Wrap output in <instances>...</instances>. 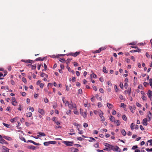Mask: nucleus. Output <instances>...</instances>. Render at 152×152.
<instances>
[{"label": "nucleus", "mask_w": 152, "mask_h": 152, "mask_svg": "<svg viewBox=\"0 0 152 152\" xmlns=\"http://www.w3.org/2000/svg\"><path fill=\"white\" fill-rule=\"evenodd\" d=\"M128 86V85L127 83H125L124 84L125 88L127 89Z\"/></svg>", "instance_id": "338daca9"}, {"label": "nucleus", "mask_w": 152, "mask_h": 152, "mask_svg": "<svg viewBox=\"0 0 152 152\" xmlns=\"http://www.w3.org/2000/svg\"><path fill=\"white\" fill-rule=\"evenodd\" d=\"M107 106L109 109H111L113 107V105L110 103H107Z\"/></svg>", "instance_id": "a211bd4d"}, {"label": "nucleus", "mask_w": 152, "mask_h": 152, "mask_svg": "<svg viewBox=\"0 0 152 152\" xmlns=\"http://www.w3.org/2000/svg\"><path fill=\"white\" fill-rule=\"evenodd\" d=\"M22 80L24 83H26V80L25 78L23 77L22 78Z\"/></svg>", "instance_id": "bf43d9fd"}, {"label": "nucleus", "mask_w": 152, "mask_h": 152, "mask_svg": "<svg viewBox=\"0 0 152 152\" xmlns=\"http://www.w3.org/2000/svg\"><path fill=\"white\" fill-rule=\"evenodd\" d=\"M120 88H122V89H123V87H124V86H123V84L122 83H121L120 84Z\"/></svg>", "instance_id": "680f3d73"}, {"label": "nucleus", "mask_w": 152, "mask_h": 152, "mask_svg": "<svg viewBox=\"0 0 152 152\" xmlns=\"http://www.w3.org/2000/svg\"><path fill=\"white\" fill-rule=\"evenodd\" d=\"M17 118H14L11 119L10 120V121L11 122L13 123L15 122L17 120Z\"/></svg>", "instance_id": "aec40b11"}, {"label": "nucleus", "mask_w": 152, "mask_h": 152, "mask_svg": "<svg viewBox=\"0 0 152 152\" xmlns=\"http://www.w3.org/2000/svg\"><path fill=\"white\" fill-rule=\"evenodd\" d=\"M93 87V89L95 90V91H97V88H96V86H92Z\"/></svg>", "instance_id": "864d4df0"}, {"label": "nucleus", "mask_w": 152, "mask_h": 152, "mask_svg": "<svg viewBox=\"0 0 152 152\" xmlns=\"http://www.w3.org/2000/svg\"><path fill=\"white\" fill-rule=\"evenodd\" d=\"M59 60L61 62H64L65 61V59L64 58H60Z\"/></svg>", "instance_id": "c85d7f7f"}, {"label": "nucleus", "mask_w": 152, "mask_h": 152, "mask_svg": "<svg viewBox=\"0 0 152 152\" xmlns=\"http://www.w3.org/2000/svg\"><path fill=\"white\" fill-rule=\"evenodd\" d=\"M29 109V110H31L32 112L34 111V109L33 107H28Z\"/></svg>", "instance_id": "c9c22d12"}, {"label": "nucleus", "mask_w": 152, "mask_h": 152, "mask_svg": "<svg viewBox=\"0 0 152 152\" xmlns=\"http://www.w3.org/2000/svg\"><path fill=\"white\" fill-rule=\"evenodd\" d=\"M60 67L61 69H64V66L62 64H61L60 65Z\"/></svg>", "instance_id": "052dcab7"}, {"label": "nucleus", "mask_w": 152, "mask_h": 152, "mask_svg": "<svg viewBox=\"0 0 152 152\" xmlns=\"http://www.w3.org/2000/svg\"><path fill=\"white\" fill-rule=\"evenodd\" d=\"M57 105L56 103H54L53 105V107L55 109L57 107Z\"/></svg>", "instance_id": "e433bc0d"}, {"label": "nucleus", "mask_w": 152, "mask_h": 152, "mask_svg": "<svg viewBox=\"0 0 152 152\" xmlns=\"http://www.w3.org/2000/svg\"><path fill=\"white\" fill-rule=\"evenodd\" d=\"M145 150L146 151H151V152L152 151V148H150V149H149L148 148H146L145 149Z\"/></svg>", "instance_id": "de8ad7c7"}, {"label": "nucleus", "mask_w": 152, "mask_h": 152, "mask_svg": "<svg viewBox=\"0 0 152 152\" xmlns=\"http://www.w3.org/2000/svg\"><path fill=\"white\" fill-rule=\"evenodd\" d=\"M80 53V52H77L75 53H71L70 54H69V55H70L72 56L76 57Z\"/></svg>", "instance_id": "1a4fd4ad"}, {"label": "nucleus", "mask_w": 152, "mask_h": 152, "mask_svg": "<svg viewBox=\"0 0 152 152\" xmlns=\"http://www.w3.org/2000/svg\"><path fill=\"white\" fill-rule=\"evenodd\" d=\"M22 61H23L24 62H27V63H31L32 62V60H28L26 61L22 60Z\"/></svg>", "instance_id": "412c9836"}, {"label": "nucleus", "mask_w": 152, "mask_h": 152, "mask_svg": "<svg viewBox=\"0 0 152 152\" xmlns=\"http://www.w3.org/2000/svg\"><path fill=\"white\" fill-rule=\"evenodd\" d=\"M117 126H119L120 124V122L119 120H117L116 122Z\"/></svg>", "instance_id": "ea45409f"}, {"label": "nucleus", "mask_w": 152, "mask_h": 152, "mask_svg": "<svg viewBox=\"0 0 152 152\" xmlns=\"http://www.w3.org/2000/svg\"><path fill=\"white\" fill-rule=\"evenodd\" d=\"M63 143L65 144L67 146H71L72 145L73 142L70 141H64Z\"/></svg>", "instance_id": "20e7f679"}, {"label": "nucleus", "mask_w": 152, "mask_h": 152, "mask_svg": "<svg viewBox=\"0 0 152 152\" xmlns=\"http://www.w3.org/2000/svg\"><path fill=\"white\" fill-rule=\"evenodd\" d=\"M83 93L81 89H80L78 90V94H82Z\"/></svg>", "instance_id": "79ce46f5"}, {"label": "nucleus", "mask_w": 152, "mask_h": 152, "mask_svg": "<svg viewBox=\"0 0 152 152\" xmlns=\"http://www.w3.org/2000/svg\"><path fill=\"white\" fill-rule=\"evenodd\" d=\"M148 84V83L146 82H144L143 83V85L145 86H146Z\"/></svg>", "instance_id": "69168bd1"}, {"label": "nucleus", "mask_w": 152, "mask_h": 152, "mask_svg": "<svg viewBox=\"0 0 152 152\" xmlns=\"http://www.w3.org/2000/svg\"><path fill=\"white\" fill-rule=\"evenodd\" d=\"M38 112L42 115H44L45 114V112L42 109L39 108L38 109Z\"/></svg>", "instance_id": "6e6552de"}, {"label": "nucleus", "mask_w": 152, "mask_h": 152, "mask_svg": "<svg viewBox=\"0 0 152 152\" xmlns=\"http://www.w3.org/2000/svg\"><path fill=\"white\" fill-rule=\"evenodd\" d=\"M114 88L115 90V91L116 92H117L118 91V88H117V86L116 85H115L114 86Z\"/></svg>", "instance_id": "e2e57ef3"}, {"label": "nucleus", "mask_w": 152, "mask_h": 152, "mask_svg": "<svg viewBox=\"0 0 152 152\" xmlns=\"http://www.w3.org/2000/svg\"><path fill=\"white\" fill-rule=\"evenodd\" d=\"M110 120L112 122H114L115 123L116 121H115V118L112 115L110 116Z\"/></svg>", "instance_id": "2eb2a0df"}, {"label": "nucleus", "mask_w": 152, "mask_h": 152, "mask_svg": "<svg viewBox=\"0 0 152 152\" xmlns=\"http://www.w3.org/2000/svg\"><path fill=\"white\" fill-rule=\"evenodd\" d=\"M3 149L4 150V152H8L9 151V149L5 146H3L2 147Z\"/></svg>", "instance_id": "dca6fc26"}, {"label": "nucleus", "mask_w": 152, "mask_h": 152, "mask_svg": "<svg viewBox=\"0 0 152 152\" xmlns=\"http://www.w3.org/2000/svg\"><path fill=\"white\" fill-rule=\"evenodd\" d=\"M142 99L144 101L146 100V97L144 96V95H143L142 97Z\"/></svg>", "instance_id": "72a5a7b5"}, {"label": "nucleus", "mask_w": 152, "mask_h": 152, "mask_svg": "<svg viewBox=\"0 0 152 152\" xmlns=\"http://www.w3.org/2000/svg\"><path fill=\"white\" fill-rule=\"evenodd\" d=\"M99 90V91L101 93H103L104 91V90L102 88H100Z\"/></svg>", "instance_id": "4d7b16f0"}, {"label": "nucleus", "mask_w": 152, "mask_h": 152, "mask_svg": "<svg viewBox=\"0 0 152 152\" xmlns=\"http://www.w3.org/2000/svg\"><path fill=\"white\" fill-rule=\"evenodd\" d=\"M147 94L148 97L150 99H151V98H152V91L151 90H149L147 93Z\"/></svg>", "instance_id": "0eeeda50"}, {"label": "nucleus", "mask_w": 152, "mask_h": 152, "mask_svg": "<svg viewBox=\"0 0 152 152\" xmlns=\"http://www.w3.org/2000/svg\"><path fill=\"white\" fill-rule=\"evenodd\" d=\"M44 60V58H41L40 57H39L37 58L36 59V61H43Z\"/></svg>", "instance_id": "cd10ccee"}, {"label": "nucleus", "mask_w": 152, "mask_h": 152, "mask_svg": "<svg viewBox=\"0 0 152 152\" xmlns=\"http://www.w3.org/2000/svg\"><path fill=\"white\" fill-rule=\"evenodd\" d=\"M62 101L63 103H65V105L66 106L69 107L70 103H69L68 101H66L65 99V98L64 97H63L62 98Z\"/></svg>", "instance_id": "39448f33"}, {"label": "nucleus", "mask_w": 152, "mask_h": 152, "mask_svg": "<svg viewBox=\"0 0 152 152\" xmlns=\"http://www.w3.org/2000/svg\"><path fill=\"white\" fill-rule=\"evenodd\" d=\"M101 118V121H102V123H104L105 121V118L104 117H103L102 118Z\"/></svg>", "instance_id": "c03bdc74"}, {"label": "nucleus", "mask_w": 152, "mask_h": 152, "mask_svg": "<svg viewBox=\"0 0 152 152\" xmlns=\"http://www.w3.org/2000/svg\"><path fill=\"white\" fill-rule=\"evenodd\" d=\"M148 119H147V118H145L142 121V123L145 126H147L148 124Z\"/></svg>", "instance_id": "9d476101"}, {"label": "nucleus", "mask_w": 152, "mask_h": 152, "mask_svg": "<svg viewBox=\"0 0 152 152\" xmlns=\"http://www.w3.org/2000/svg\"><path fill=\"white\" fill-rule=\"evenodd\" d=\"M147 116L148 118V121H151V114L150 111L148 112Z\"/></svg>", "instance_id": "f8f14e48"}, {"label": "nucleus", "mask_w": 152, "mask_h": 152, "mask_svg": "<svg viewBox=\"0 0 152 152\" xmlns=\"http://www.w3.org/2000/svg\"><path fill=\"white\" fill-rule=\"evenodd\" d=\"M91 78L93 77L94 78H96L97 77L96 75L94 73L91 75Z\"/></svg>", "instance_id": "5701e85b"}, {"label": "nucleus", "mask_w": 152, "mask_h": 152, "mask_svg": "<svg viewBox=\"0 0 152 152\" xmlns=\"http://www.w3.org/2000/svg\"><path fill=\"white\" fill-rule=\"evenodd\" d=\"M72 151L73 152H77L78 151V150L76 148H73Z\"/></svg>", "instance_id": "4c0bfd02"}, {"label": "nucleus", "mask_w": 152, "mask_h": 152, "mask_svg": "<svg viewBox=\"0 0 152 152\" xmlns=\"http://www.w3.org/2000/svg\"><path fill=\"white\" fill-rule=\"evenodd\" d=\"M107 84H108L109 86H111L112 85V84L111 83L110 81L107 82Z\"/></svg>", "instance_id": "09e8293b"}, {"label": "nucleus", "mask_w": 152, "mask_h": 152, "mask_svg": "<svg viewBox=\"0 0 152 152\" xmlns=\"http://www.w3.org/2000/svg\"><path fill=\"white\" fill-rule=\"evenodd\" d=\"M126 107V105L123 103H121V107Z\"/></svg>", "instance_id": "6e6d98bb"}, {"label": "nucleus", "mask_w": 152, "mask_h": 152, "mask_svg": "<svg viewBox=\"0 0 152 152\" xmlns=\"http://www.w3.org/2000/svg\"><path fill=\"white\" fill-rule=\"evenodd\" d=\"M94 113L95 115H97L98 113L99 114V111H98L97 110H95L94 111Z\"/></svg>", "instance_id": "13d9d810"}, {"label": "nucleus", "mask_w": 152, "mask_h": 152, "mask_svg": "<svg viewBox=\"0 0 152 152\" xmlns=\"http://www.w3.org/2000/svg\"><path fill=\"white\" fill-rule=\"evenodd\" d=\"M83 110L82 109H80V114L83 116L84 118L86 117L87 113L86 112H83Z\"/></svg>", "instance_id": "7ed1b4c3"}, {"label": "nucleus", "mask_w": 152, "mask_h": 152, "mask_svg": "<svg viewBox=\"0 0 152 152\" xmlns=\"http://www.w3.org/2000/svg\"><path fill=\"white\" fill-rule=\"evenodd\" d=\"M99 143H96V144H95L94 145V147L96 148H99Z\"/></svg>", "instance_id": "2f4dec72"}, {"label": "nucleus", "mask_w": 152, "mask_h": 152, "mask_svg": "<svg viewBox=\"0 0 152 152\" xmlns=\"http://www.w3.org/2000/svg\"><path fill=\"white\" fill-rule=\"evenodd\" d=\"M121 133L124 136H125L126 134V132L124 129L122 130Z\"/></svg>", "instance_id": "a878e982"}, {"label": "nucleus", "mask_w": 152, "mask_h": 152, "mask_svg": "<svg viewBox=\"0 0 152 152\" xmlns=\"http://www.w3.org/2000/svg\"><path fill=\"white\" fill-rule=\"evenodd\" d=\"M112 113L113 115H115L116 114V112L115 110H113L112 111Z\"/></svg>", "instance_id": "a18cd8bd"}, {"label": "nucleus", "mask_w": 152, "mask_h": 152, "mask_svg": "<svg viewBox=\"0 0 152 152\" xmlns=\"http://www.w3.org/2000/svg\"><path fill=\"white\" fill-rule=\"evenodd\" d=\"M74 113L76 115H78V113L77 110V108L74 109Z\"/></svg>", "instance_id": "393cba45"}, {"label": "nucleus", "mask_w": 152, "mask_h": 152, "mask_svg": "<svg viewBox=\"0 0 152 152\" xmlns=\"http://www.w3.org/2000/svg\"><path fill=\"white\" fill-rule=\"evenodd\" d=\"M12 104L13 105L15 106L17 104V102L16 101L13 102H12Z\"/></svg>", "instance_id": "bb28decb"}, {"label": "nucleus", "mask_w": 152, "mask_h": 152, "mask_svg": "<svg viewBox=\"0 0 152 152\" xmlns=\"http://www.w3.org/2000/svg\"><path fill=\"white\" fill-rule=\"evenodd\" d=\"M25 124L27 126H29L30 125V124L29 123L27 122H26L25 123Z\"/></svg>", "instance_id": "0e129e2a"}, {"label": "nucleus", "mask_w": 152, "mask_h": 152, "mask_svg": "<svg viewBox=\"0 0 152 152\" xmlns=\"http://www.w3.org/2000/svg\"><path fill=\"white\" fill-rule=\"evenodd\" d=\"M122 118L123 120H124L125 121H126L127 120V118L126 115H124L122 116Z\"/></svg>", "instance_id": "c756f323"}, {"label": "nucleus", "mask_w": 152, "mask_h": 152, "mask_svg": "<svg viewBox=\"0 0 152 152\" xmlns=\"http://www.w3.org/2000/svg\"><path fill=\"white\" fill-rule=\"evenodd\" d=\"M37 134H39L37 136L38 137H40L41 136H44L46 135L43 132H38Z\"/></svg>", "instance_id": "ddd939ff"}, {"label": "nucleus", "mask_w": 152, "mask_h": 152, "mask_svg": "<svg viewBox=\"0 0 152 152\" xmlns=\"http://www.w3.org/2000/svg\"><path fill=\"white\" fill-rule=\"evenodd\" d=\"M112 150L118 152H120L121 151V149L117 146H114V149H112Z\"/></svg>", "instance_id": "423d86ee"}, {"label": "nucleus", "mask_w": 152, "mask_h": 152, "mask_svg": "<svg viewBox=\"0 0 152 152\" xmlns=\"http://www.w3.org/2000/svg\"><path fill=\"white\" fill-rule=\"evenodd\" d=\"M131 89L130 88V89H128V90H127V93L128 95L129 96H130L131 94Z\"/></svg>", "instance_id": "473e14b6"}, {"label": "nucleus", "mask_w": 152, "mask_h": 152, "mask_svg": "<svg viewBox=\"0 0 152 152\" xmlns=\"http://www.w3.org/2000/svg\"><path fill=\"white\" fill-rule=\"evenodd\" d=\"M3 124L6 127H7V128H9V125L8 124H6L5 123H3Z\"/></svg>", "instance_id": "58836bf2"}, {"label": "nucleus", "mask_w": 152, "mask_h": 152, "mask_svg": "<svg viewBox=\"0 0 152 152\" xmlns=\"http://www.w3.org/2000/svg\"><path fill=\"white\" fill-rule=\"evenodd\" d=\"M69 108L70 109H76L77 108V106L75 104L72 103V102H71L70 103L69 107Z\"/></svg>", "instance_id": "f257e3e1"}, {"label": "nucleus", "mask_w": 152, "mask_h": 152, "mask_svg": "<svg viewBox=\"0 0 152 152\" xmlns=\"http://www.w3.org/2000/svg\"><path fill=\"white\" fill-rule=\"evenodd\" d=\"M56 143V142L55 141H50L48 142H45L44 143V145L45 146H48L50 144H55Z\"/></svg>", "instance_id": "f03ea898"}, {"label": "nucleus", "mask_w": 152, "mask_h": 152, "mask_svg": "<svg viewBox=\"0 0 152 152\" xmlns=\"http://www.w3.org/2000/svg\"><path fill=\"white\" fill-rule=\"evenodd\" d=\"M141 51V50L140 49H139V48H137V49L135 50H132V52H140Z\"/></svg>", "instance_id": "b1692460"}, {"label": "nucleus", "mask_w": 152, "mask_h": 152, "mask_svg": "<svg viewBox=\"0 0 152 152\" xmlns=\"http://www.w3.org/2000/svg\"><path fill=\"white\" fill-rule=\"evenodd\" d=\"M119 97L120 99L121 100H123L124 99L123 96L121 95H119Z\"/></svg>", "instance_id": "3c124183"}, {"label": "nucleus", "mask_w": 152, "mask_h": 152, "mask_svg": "<svg viewBox=\"0 0 152 152\" xmlns=\"http://www.w3.org/2000/svg\"><path fill=\"white\" fill-rule=\"evenodd\" d=\"M107 147L109 151L112 150V149H114V146H113L109 144L107 145Z\"/></svg>", "instance_id": "9b49d317"}, {"label": "nucleus", "mask_w": 152, "mask_h": 152, "mask_svg": "<svg viewBox=\"0 0 152 152\" xmlns=\"http://www.w3.org/2000/svg\"><path fill=\"white\" fill-rule=\"evenodd\" d=\"M20 139L21 140L24 141V142H26L25 138L24 137H20Z\"/></svg>", "instance_id": "7c9ffc66"}, {"label": "nucleus", "mask_w": 152, "mask_h": 152, "mask_svg": "<svg viewBox=\"0 0 152 152\" xmlns=\"http://www.w3.org/2000/svg\"><path fill=\"white\" fill-rule=\"evenodd\" d=\"M103 71L105 73H107V70L106 69V68L105 67H104L103 68Z\"/></svg>", "instance_id": "f704fd0d"}, {"label": "nucleus", "mask_w": 152, "mask_h": 152, "mask_svg": "<svg viewBox=\"0 0 152 152\" xmlns=\"http://www.w3.org/2000/svg\"><path fill=\"white\" fill-rule=\"evenodd\" d=\"M137 145H135L133 146L132 148V149L133 150H134L137 148Z\"/></svg>", "instance_id": "5fc2aeb1"}, {"label": "nucleus", "mask_w": 152, "mask_h": 152, "mask_svg": "<svg viewBox=\"0 0 152 152\" xmlns=\"http://www.w3.org/2000/svg\"><path fill=\"white\" fill-rule=\"evenodd\" d=\"M6 142L4 139H2L0 140V143L2 144L6 143Z\"/></svg>", "instance_id": "6ab92c4d"}, {"label": "nucleus", "mask_w": 152, "mask_h": 152, "mask_svg": "<svg viewBox=\"0 0 152 152\" xmlns=\"http://www.w3.org/2000/svg\"><path fill=\"white\" fill-rule=\"evenodd\" d=\"M136 105H137V106H138L139 107H141V104L138 102L136 103Z\"/></svg>", "instance_id": "49530a36"}, {"label": "nucleus", "mask_w": 152, "mask_h": 152, "mask_svg": "<svg viewBox=\"0 0 152 152\" xmlns=\"http://www.w3.org/2000/svg\"><path fill=\"white\" fill-rule=\"evenodd\" d=\"M44 102L45 103H47L48 102V99H47V98H45L44 99Z\"/></svg>", "instance_id": "37998d69"}, {"label": "nucleus", "mask_w": 152, "mask_h": 152, "mask_svg": "<svg viewBox=\"0 0 152 152\" xmlns=\"http://www.w3.org/2000/svg\"><path fill=\"white\" fill-rule=\"evenodd\" d=\"M98 106L99 107H101L102 106V104L100 102H98Z\"/></svg>", "instance_id": "603ef678"}, {"label": "nucleus", "mask_w": 152, "mask_h": 152, "mask_svg": "<svg viewBox=\"0 0 152 152\" xmlns=\"http://www.w3.org/2000/svg\"><path fill=\"white\" fill-rule=\"evenodd\" d=\"M77 139L78 140L80 141H82L83 140V139L81 137H77Z\"/></svg>", "instance_id": "a19ab883"}, {"label": "nucleus", "mask_w": 152, "mask_h": 152, "mask_svg": "<svg viewBox=\"0 0 152 152\" xmlns=\"http://www.w3.org/2000/svg\"><path fill=\"white\" fill-rule=\"evenodd\" d=\"M135 126V124L134 123H132L130 126V128L131 130H133L134 129V127Z\"/></svg>", "instance_id": "4be33fe9"}, {"label": "nucleus", "mask_w": 152, "mask_h": 152, "mask_svg": "<svg viewBox=\"0 0 152 152\" xmlns=\"http://www.w3.org/2000/svg\"><path fill=\"white\" fill-rule=\"evenodd\" d=\"M88 126V124L86 123H84L83 124V126L85 128L87 127Z\"/></svg>", "instance_id": "8fccbe9b"}, {"label": "nucleus", "mask_w": 152, "mask_h": 152, "mask_svg": "<svg viewBox=\"0 0 152 152\" xmlns=\"http://www.w3.org/2000/svg\"><path fill=\"white\" fill-rule=\"evenodd\" d=\"M103 113L101 110H99V115L100 118H102V117H103Z\"/></svg>", "instance_id": "4468645a"}, {"label": "nucleus", "mask_w": 152, "mask_h": 152, "mask_svg": "<svg viewBox=\"0 0 152 152\" xmlns=\"http://www.w3.org/2000/svg\"><path fill=\"white\" fill-rule=\"evenodd\" d=\"M32 114L31 112H29L26 113V116L28 117H30L32 116Z\"/></svg>", "instance_id": "f3484780"}, {"label": "nucleus", "mask_w": 152, "mask_h": 152, "mask_svg": "<svg viewBox=\"0 0 152 152\" xmlns=\"http://www.w3.org/2000/svg\"><path fill=\"white\" fill-rule=\"evenodd\" d=\"M131 58L132 60L133 61H135V58H134V57L133 56H131Z\"/></svg>", "instance_id": "774afa93"}]
</instances>
